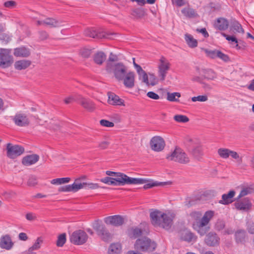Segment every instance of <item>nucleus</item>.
Listing matches in <instances>:
<instances>
[{
  "instance_id": "obj_52",
  "label": "nucleus",
  "mask_w": 254,
  "mask_h": 254,
  "mask_svg": "<svg viewBox=\"0 0 254 254\" xmlns=\"http://www.w3.org/2000/svg\"><path fill=\"white\" fill-rule=\"evenodd\" d=\"M208 100V97L206 95H199L196 97H193L191 98V100L193 102L200 101L205 102Z\"/></svg>"
},
{
  "instance_id": "obj_10",
  "label": "nucleus",
  "mask_w": 254,
  "mask_h": 254,
  "mask_svg": "<svg viewBox=\"0 0 254 254\" xmlns=\"http://www.w3.org/2000/svg\"><path fill=\"white\" fill-rule=\"evenodd\" d=\"M88 236L83 230H79L74 231L70 236V242L77 245H81L84 244L87 240Z\"/></svg>"
},
{
  "instance_id": "obj_20",
  "label": "nucleus",
  "mask_w": 254,
  "mask_h": 254,
  "mask_svg": "<svg viewBox=\"0 0 254 254\" xmlns=\"http://www.w3.org/2000/svg\"><path fill=\"white\" fill-rule=\"evenodd\" d=\"M135 74L129 71L121 80L123 81L124 85L128 88H131L134 86Z\"/></svg>"
},
{
  "instance_id": "obj_2",
  "label": "nucleus",
  "mask_w": 254,
  "mask_h": 254,
  "mask_svg": "<svg viewBox=\"0 0 254 254\" xmlns=\"http://www.w3.org/2000/svg\"><path fill=\"white\" fill-rule=\"evenodd\" d=\"M152 224L155 226H159L166 230H169L175 217L174 213L168 211L166 213L159 210H155L150 214Z\"/></svg>"
},
{
  "instance_id": "obj_22",
  "label": "nucleus",
  "mask_w": 254,
  "mask_h": 254,
  "mask_svg": "<svg viewBox=\"0 0 254 254\" xmlns=\"http://www.w3.org/2000/svg\"><path fill=\"white\" fill-rule=\"evenodd\" d=\"M219 240L220 239L216 233L210 232L206 236L205 242L209 246H215L219 244Z\"/></svg>"
},
{
  "instance_id": "obj_36",
  "label": "nucleus",
  "mask_w": 254,
  "mask_h": 254,
  "mask_svg": "<svg viewBox=\"0 0 254 254\" xmlns=\"http://www.w3.org/2000/svg\"><path fill=\"white\" fill-rule=\"evenodd\" d=\"M201 72V75L205 79L214 80L216 78V73L211 69H203Z\"/></svg>"
},
{
  "instance_id": "obj_35",
  "label": "nucleus",
  "mask_w": 254,
  "mask_h": 254,
  "mask_svg": "<svg viewBox=\"0 0 254 254\" xmlns=\"http://www.w3.org/2000/svg\"><path fill=\"white\" fill-rule=\"evenodd\" d=\"M128 236L133 239H135L142 234V230L138 227H132L128 230Z\"/></svg>"
},
{
  "instance_id": "obj_12",
  "label": "nucleus",
  "mask_w": 254,
  "mask_h": 254,
  "mask_svg": "<svg viewBox=\"0 0 254 254\" xmlns=\"http://www.w3.org/2000/svg\"><path fill=\"white\" fill-rule=\"evenodd\" d=\"M7 156L11 159H14L21 155L24 151L23 147L19 145H12L8 143L6 147Z\"/></svg>"
},
{
  "instance_id": "obj_8",
  "label": "nucleus",
  "mask_w": 254,
  "mask_h": 254,
  "mask_svg": "<svg viewBox=\"0 0 254 254\" xmlns=\"http://www.w3.org/2000/svg\"><path fill=\"white\" fill-rule=\"evenodd\" d=\"M93 227L103 241L108 242L111 240L112 235L105 225L100 223L99 221H96L93 223Z\"/></svg>"
},
{
  "instance_id": "obj_25",
  "label": "nucleus",
  "mask_w": 254,
  "mask_h": 254,
  "mask_svg": "<svg viewBox=\"0 0 254 254\" xmlns=\"http://www.w3.org/2000/svg\"><path fill=\"white\" fill-rule=\"evenodd\" d=\"M235 239L237 244H245L247 239L246 231L243 229L237 230L235 233Z\"/></svg>"
},
{
  "instance_id": "obj_43",
  "label": "nucleus",
  "mask_w": 254,
  "mask_h": 254,
  "mask_svg": "<svg viewBox=\"0 0 254 254\" xmlns=\"http://www.w3.org/2000/svg\"><path fill=\"white\" fill-rule=\"evenodd\" d=\"M70 180V179L69 178H57L52 180L51 184L53 185H61L68 183Z\"/></svg>"
},
{
  "instance_id": "obj_38",
  "label": "nucleus",
  "mask_w": 254,
  "mask_h": 254,
  "mask_svg": "<svg viewBox=\"0 0 254 254\" xmlns=\"http://www.w3.org/2000/svg\"><path fill=\"white\" fill-rule=\"evenodd\" d=\"M232 151L227 148H221L218 150V154L221 158L226 159L230 156Z\"/></svg>"
},
{
  "instance_id": "obj_47",
  "label": "nucleus",
  "mask_w": 254,
  "mask_h": 254,
  "mask_svg": "<svg viewBox=\"0 0 254 254\" xmlns=\"http://www.w3.org/2000/svg\"><path fill=\"white\" fill-rule=\"evenodd\" d=\"M43 242V239L42 237H38L34 244L31 247L32 249L37 251L39 250L41 248V245Z\"/></svg>"
},
{
  "instance_id": "obj_30",
  "label": "nucleus",
  "mask_w": 254,
  "mask_h": 254,
  "mask_svg": "<svg viewBox=\"0 0 254 254\" xmlns=\"http://www.w3.org/2000/svg\"><path fill=\"white\" fill-rule=\"evenodd\" d=\"M31 64V62L29 60H22L16 61L14 65L16 69L20 70L27 68Z\"/></svg>"
},
{
  "instance_id": "obj_55",
  "label": "nucleus",
  "mask_w": 254,
  "mask_h": 254,
  "mask_svg": "<svg viewBox=\"0 0 254 254\" xmlns=\"http://www.w3.org/2000/svg\"><path fill=\"white\" fill-rule=\"evenodd\" d=\"M100 124L102 126L112 127L114 126V124L113 122H110L106 120H101L100 121Z\"/></svg>"
},
{
  "instance_id": "obj_26",
  "label": "nucleus",
  "mask_w": 254,
  "mask_h": 254,
  "mask_svg": "<svg viewBox=\"0 0 254 254\" xmlns=\"http://www.w3.org/2000/svg\"><path fill=\"white\" fill-rule=\"evenodd\" d=\"M214 26L218 30L224 31L228 28L229 22L224 18H218L215 21Z\"/></svg>"
},
{
  "instance_id": "obj_28",
  "label": "nucleus",
  "mask_w": 254,
  "mask_h": 254,
  "mask_svg": "<svg viewBox=\"0 0 254 254\" xmlns=\"http://www.w3.org/2000/svg\"><path fill=\"white\" fill-rule=\"evenodd\" d=\"M13 54L17 57L26 58L30 56V51L28 48L20 47L14 49Z\"/></svg>"
},
{
  "instance_id": "obj_27",
  "label": "nucleus",
  "mask_w": 254,
  "mask_h": 254,
  "mask_svg": "<svg viewBox=\"0 0 254 254\" xmlns=\"http://www.w3.org/2000/svg\"><path fill=\"white\" fill-rule=\"evenodd\" d=\"M39 159V156L37 154L29 155L23 158L22 163L25 166H30L35 164Z\"/></svg>"
},
{
  "instance_id": "obj_57",
  "label": "nucleus",
  "mask_w": 254,
  "mask_h": 254,
  "mask_svg": "<svg viewBox=\"0 0 254 254\" xmlns=\"http://www.w3.org/2000/svg\"><path fill=\"white\" fill-rule=\"evenodd\" d=\"M194 238V235L191 232H186L185 233L184 236H183V239L188 242L191 241Z\"/></svg>"
},
{
  "instance_id": "obj_41",
  "label": "nucleus",
  "mask_w": 254,
  "mask_h": 254,
  "mask_svg": "<svg viewBox=\"0 0 254 254\" xmlns=\"http://www.w3.org/2000/svg\"><path fill=\"white\" fill-rule=\"evenodd\" d=\"M5 30V24L4 23H0V39L1 40H8L9 39L8 36L3 33Z\"/></svg>"
},
{
  "instance_id": "obj_29",
  "label": "nucleus",
  "mask_w": 254,
  "mask_h": 254,
  "mask_svg": "<svg viewBox=\"0 0 254 254\" xmlns=\"http://www.w3.org/2000/svg\"><path fill=\"white\" fill-rule=\"evenodd\" d=\"M44 25L49 26L51 28L58 27L61 25L62 22L56 19L48 17L44 20Z\"/></svg>"
},
{
  "instance_id": "obj_61",
  "label": "nucleus",
  "mask_w": 254,
  "mask_h": 254,
  "mask_svg": "<svg viewBox=\"0 0 254 254\" xmlns=\"http://www.w3.org/2000/svg\"><path fill=\"white\" fill-rule=\"evenodd\" d=\"M222 35L223 36H224V37L226 38V39L228 40V41H231L232 42H235L236 43H237V45H236V47H238V45L237 44L238 43V41H237V39H236V38L234 36H229L228 35H227L226 34L224 33H221Z\"/></svg>"
},
{
  "instance_id": "obj_3",
  "label": "nucleus",
  "mask_w": 254,
  "mask_h": 254,
  "mask_svg": "<svg viewBox=\"0 0 254 254\" xmlns=\"http://www.w3.org/2000/svg\"><path fill=\"white\" fill-rule=\"evenodd\" d=\"M127 67L122 63L115 64L109 62L107 63L106 70L109 72H113L115 78L119 81L123 79L127 73Z\"/></svg>"
},
{
  "instance_id": "obj_32",
  "label": "nucleus",
  "mask_w": 254,
  "mask_h": 254,
  "mask_svg": "<svg viewBox=\"0 0 254 254\" xmlns=\"http://www.w3.org/2000/svg\"><path fill=\"white\" fill-rule=\"evenodd\" d=\"M106 59V56L103 52H97L93 56V61L97 64L101 65Z\"/></svg>"
},
{
  "instance_id": "obj_58",
  "label": "nucleus",
  "mask_w": 254,
  "mask_h": 254,
  "mask_svg": "<svg viewBox=\"0 0 254 254\" xmlns=\"http://www.w3.org/2000/svg\"><path fill=\"white\" fill-rule=\"evenodd\" d=\"M157 83V80L155 77L154 75L151 74L149 78V83L148 84H146L147 85L149 86H154Z\"/></svg>"
},
{
  "instance_id": "obj_51",
  "label": "nucleus",
  "mask_w": 254,
  "mask_h": 254,
  "mask_svg": "<svg viewBox=\"0 0 254 254\" xmlns=\"http://www.w3.org/2000/svg\"><path fill=\"white\" fill-rule=\"evenodd\" d=\"M138 76L139 79L141 80L142 82L145 84H148L149 83V78L147 73L145 72V71H143L142 73L139 74Z\"/></svg>"
},
{
  "instance_id": "obj_45",
  "label": "nucleus",
  "mask_w": 254,
  "mask_h": 254,
  "mask_svg": "<svg viewBox=\"0 0 254 254\" xmlns=\"http://www.w3.org/2000/svg\"><path fill=\"white\" fill-rule=\"evenodd\" d=\"M166 184V183L165 182H152L144 185L143 186V189L146 190L152 188L154 187L163 186Z\"/></svg>"
},
{
  "instance_id": "obj_62",
  "label": "nucleus",
  "mask_w": 254,
  "mask_h": 254,
  "mask_svg": "<svg viewBox=\"0 0 254 254\" xmlns=\"http://www.w3.org/2000/svg\"><path fill=\"white\" fill-rule=\"evenodd\" d=\"M247 230L251 234H254V223L248 222L247 225Z\"/></svg>"
},
{
  "instance_id": "obj_59",
  "label": "nucleus",
  "mask_w": 254,
  "mask_h": 254,
  "mask_svg": "<svg viewBox=\"0 0 254 254\" xmlns=\"http://www.w3.org/2000/svg\"><path fill=\"white\" fill-rule=\"evenodd\" d=\"M234 29L239 33H244V30L243 29L242 25L238 22L234 23L233 25Z\"/></svg>"
},
{
  "instance_id": "obj_23",
  "label": "nucleus",
  "mask_w": 254,
  "mask_h": 254,
  "mask_svg": "<svg viewBox=\"0 0 254 254\" xmlns=\"http://www.w3.org/2000/svg\"><path fill=\"white\" fill-rule=\"evenodd\" d=\"M79 104L87 111L92 112L95 110V105L90 100L81 96H79Z\"/></svg>"
},
{
  "instance_id": "obj_50",
  "label": "nucleus",
  "mask_w": 254,
  "mask_h": 254,
  "mask_svg": "<svg viewBox=\"0 0 254 254\" xmlns=\"http://www.w3.org/2000/svg\"><path fill=\"white\" fill-rule=\"evenodd\" d=\"M80 55L84 58H88L91 54V50L86 48H82L80 50Z\"/></svg>"
},
{
  "instance_id": "obj_1",
  "label": "nucleus",
  "mask_w": 254,
  "mask_h": 254,
  "mask_svg": "<svg viewBox=\"0 0 254 254\" xmlns=\"http://www.w3.org/2000/svg\"><path fill=\"white\" fill-rule=\"evenodd\" d=\"M214 215V212L208 210L203 215L200 211H192L190 214L192 227L200 236H204L210 229L208 226Z\"/></svg>"
},
{
  "instance_id": "obj_15",
  "label": "nucleus",
  "mask_w": 254,
  "mask_h": 254,
  "mask_svg": "<svg viewBox=\"0 0 254 254\" xmlns=\"http://www.w3.org/2000/svg\"><path fill=\"white\" fill-rule=\"evenodd\" d=\"M150 144L151 149L155 151H160L162 150L165 145L163 138L159 136H156L152 137L150 140Z\"/></svg>"
},
{
  "instance_id": "obj_11",
  "label": "nucleus",
  "mask_w": 254,
  "mask_h": 254,
  "mask_svg": "<svg viewBox=\"0 0 254 254\" xmlns=\"http://www.w3.org/2000/svg\"><path fill=\"white\" fill-rule=\"evenodd\" d=\"M170 67V63L164 57H161L158 64V76L161 80H164Z\"/></svg>"
},
{
  "instance_id": "obj_48",
  "label": "nucleus",
  "mask_w": 254,
  "mask_h": 254,
  "mask_svg": "<svg viewBox=\"0 0 254 254\" xmlns=\"http://www.w3.org/2000/svg\"><path fill=\"white\" fill-rule=\"evenodd\" d=\"M203 50L207 57L211 59H215L217 57L218 50H210L206 49H205Z\"/></svg>"
},
{
  "instance_id": "obj_37",
  "label": "nucleus",
  "mask_w": 254,
  "mask_h": 254,
  "mask_svg": "<svg viewBox=\"0 0 254 254\" xmlns=\"http://www.w3.org/2000/svg\"><path fill=\"white\" fill-rule=\"evenodd\" d=\"M182 13L186 17L193 18L197 16V13L194 9L189 7H185L182 10Z\"/></svg>"
},
{
  "instance_id": "obj_21",
  "label": "nucleus",
  "mask_w": 254,
  "mask_h": 254,
  "mask_svg": "<svg viewBox=\"0 0 254 254\" xmlns=\"http://www.w3.org/2000/svg\"><path fill=\"white\" fill-rule=\"evenodd\" d=\"M14 245L10 237L6 235L0 238V247L6 250H10Z\"/></svg>"
},
{
  "instance_id": "obj_49",
  "label": "nucleus",
  "mask_w": 254,
  "mask_h": 254,
  "mask_svg": "<svg viewBox=\"0 0 254 254\" xmlns=\"http://www.w3.org/2000/svg\"><path fill=\"white\" fill-rule=\"evenodd\" d=\"M253 192V189L252 188L248 187L242 189L241 191L239 196L238 198H240L243 196H244L248 194L251 193Z\"/></svg>"
},
{
  "instance_id": "obj_31",
  "label": "nucleus",
  "mask_w": 254,
  "mask_h": 254,
  "mask_svg": "<svg viewBox=\"0 0 254 254\" xmlns=\"http://www.w3.org/2000/svg\"><path fill=\"white\" fill-rule=\"evenodd\" d=\"M235 192L234 190L230 191L227 194H224L222 196V200H219V202L223 204H228L232 202V198L235 195Z\"/></svg>"
},
{
  "instance_id": "obj_40",
  "label": "nucleus",
  "mask_w": 254,
  "mask_h": 254,
  "mask_svg": "<svg viewBox=\"0 0 254 254\" xmlns=\"http://www.w3.org/2000/svg\"><path fill=\"white\" fill-rule=\"evenodd\" d=\"M230 157L235 160L236 162L238 165H241L243 163V157L237 152L232 150L230 154Z\"/></svg>"
},
{
  "instance_id": "obj_17",
  "label": "nucleus",
  "mask_w": 254,
  "mask_h": 254,
  "mask_svg": "<svg viewBox=\"0 0 254 254\" xmlns=\"http://www.w3.org/2000/svg\"><path fill=\"white\" fill-rule=\"evenodd\" d=\"M104 222L108 225L120 226L124 223L125 220L122 216L116 215L105 217L104 218Z\"/></svg>"
},
{
  "instance_id": "obj_18",
  "label": "nucleus",
  "mask_w": 254,
  "mask_h": 254,
  "mask_svg": "<svg viewBox=\"0 0 254 254\" xmlns=\"http://www.w3.org/2000/svg\"><path fill=\"white\" fill-rule=\"evenodd\" d=\"M236 208L240 210L247 211L251 209L252 204L248 198H245L235 203Z\"/></svg>"
},
{
  "instance_id": "obj_4",
  "label": "nucleus",
  "mask_w": 254,
  "mask_h": 254,
  "mask_svg": "<svg viewBox=\"0 0 254 254\" xmlns=\"http://www.w3.org/2000/svg\"><path fill=\"white\" fill-rule=\"evenodd\" d=\"M106 174L108 176H115V178H114L116 179L117 180L121 181L124 180H125V182L133 185L143 184L148 182V180L146 179L131 178L127 176V175L120 172L107 171Z\"/></svg>"
},
{
  "instance_id": "obj_64",
  "label": "nucleus",
  "mask_w": 254,
  "mask_h": 254,
  "mask_svg": "<svg viewBox=\"0 0 254 254\" xmlns=\"http://www.w3.org/2000/svg\"><path fill=\"white\" fill-rule=\"evenodd\" d=\"M110 144V142L108 141H103L99 143V147L101 149H105L108 148Z\"/></svg>"
},
{
  "instance_id": "obj_14",
  "label": "nucleus",
  "mask_w": 254,
  "mask_h": 254,
  "mask_svg": "<svg viewBox=\"0 0 254 254\" xmlns=\"http://www.w3.org/2000/svg\"><path fill=\"white\" fill-rule=\"evenodd\" d=\"M80 179H76L73 184L72 185H68L60 187L59 189V191L64 192H76L78 190L83 188L84 184L80 183Z\"/></svg>"
},
{
  "instance_id": "obj_7",
  "label": "nucleus",
  "mask_w": 254,
  "mask_h": 254,
  "mask_svg": "<svg viewBox=\"0 0 254 254\" xmlns=\"http://www.w3.org/2000/svg\"><path fill=\"white\" fill-rule=\"evenodd\" d=\"M13 58L11 50L8 49L0 48V67L5 68L11 65Z\"/></svg>"
},
{
  "instance_id": "obj_33",
  "label": "nucleus",
  "mask_w": 254,
  "mask_h": 254,
  "mask_svg": "<svg viewBox=\"0 0 254 254\" xmlns=\"http://www.w3.org/2000/svg\"><path fill=\"white\" fill-rule=\"evenodd\" d=\"M122 251V246L120 243L111 244L109 248V254H120Z\"/></svg>"
},
{
  "instance_id": "obj_42",
  "label": "nucleus",
  "mask_w": 254,
  "mask_h": 254,
  "mask_svg": "<svg viewBox=\"0 0 254 254\" xmlns=\"http://www.w3.org/2000/svg\"><path fill=\"white\" fill-rule=\"evenodd\" d=\"M174 119L178 123H186L189 121V118L183 115H176L174 116Z\"/></svg>"
},
{
  "instance_id": "obj_44",
  "label": "nucleus",
  "mask_w": 254,
  "mask_h": 254,
  "mask_svg": "<svg viewBox=\"0 0 254 254\" xmlns=\"http://www.w3.org/2000/svg\"><path fill=\"white\" fill-rule=\"evenodd\" d=\"M179 98L181 97V94L179 92H174V93H167V99L171 102L178 101V99L176 98V97Z\"/></svg>"
},
{
  "instance_id": "obj_46",
  "label": "nucleus",
  "mask_w": 254,
  "mask_h": 254,
  "mask_svg": "<svg viewBox=\"0 0 254 254\" xmlns=\"http://www.w3.org/2000/svg\"><path fill=\"white\" fill-rule=\"evenodd\" d=\"M66 242V234L63 233L60 235L57 241V246L58 247H63Z\"/></svg>"
},
{
  "instance_id": "obj_24",
  "label": "nucleus",
  "mask_w": 254,
  "mask_h": 254,
  "mask_svg": "<svg viewBox=\"0 0 254 254\" xmlns=\"http://www.w3.org/2000/svg\"><path fill=\"white\" fill-rule=\"evenodd\" d=\"M108 95V102L109 104L113 105L125 106L124 104V100L114 93L109 92Z\"/></svg>"
},
{
  "instance_id": "obj_6",
  "label": "nucleus",
  "mask_w": 254,
  "mask_h": 254,
  "mask_svg": "<svg viewBox=\"0 0 254 254\" xmlns=\"http://www.w3.org/2000/svg\"><path fill=\"white\" fill-rule=\"evenodd\" d=\"M169 161H174L180 164H186L190 162V160L188 155L182 149L176 148L173 151L166 156Z\"/></svg>"
},
{
  "instance_id": "obj_16",
  "label": "nucleus",
  "mask_w": 254,
  "mask_h": 254,
  "mask_svg": "<svg viewBox=\"0 0 254 254\" xmlns=\"http://www.w3.org/2000/svg\"><path fill=\"white\" fill-rule=\"evenodd\" d=\"M14 124L19 127H25L29 124V120L26 115L23 113H17L12 117Z\"/></svg>"
},
{
  "instance_id": "obj_34",
  "label": "nucleus",
  "mask_w": 254,
  "mask_h": 254,
  "mask_svg": "<svg viewBox=\"0 0 254 254\" xmlns=\"http://www.w3.org/2000/svg\"><path fill=\"white\" fill-rule=\"evenodd\" d=\"M185 39L189 47L194 48L197 46V41L190 34H186Z\"/></svg>"
},
{
  "instance_id": "obj_54",
  "label": "nucleus",
  "mask_w": 254,
  "mask_h": 254,
  "mask_svg": "<svg viewBox=\"0 0 254 254\" xmlns=\"http://www.w3.org/2000/svg\"><path fill=\"white\" fill-rule=\"evenodd\" d=\"M225 227V222L222 220H218L215 225V228L217 231H221Z\"/></svg>"
},
{
  "instance_id": "obj_63",
  "label": "nucleus",
  "mask_w": 254,
  "mask_h": 254,
  "mask_svg": "<svg viewBox=\"0 0 254 254\" xmlns=\"http://www.w3.org/2000/svg\"><path fill=\"white\" fill-rule=\"evenodd\" d=\"M16 4L15 1L13 0H9L5 2L4 3V5L6 7L12 8L16 5Z\"/></svg>"
},
{
  "instance_id": "obj_9",
  "label": "nucleus",
  "mask_w": 254,
  "mask_h": 254,
  "mask_svg": "<svg viewBox=\"0 0 254 254\" xmlns=\"http://www.w3.org/2000/svg\"><path fill=\"white\" fill-rule=\"evenodd\" d=\"M84 35L86 36L93 38L101 39L105 38L112 39L113 38L112 36L115 35V34L104 31H97L95 29L91 28H87L84 31Z\"/></svg>"
},
{
  "instance_id": "obj_13",
  "label": "nucleus",
  "mask_w": 254,
  "mask_h": 254,
  "mask_svg": "<svg viewBox=\"0 0 254 254\" xmlns=\"http://www.w3.org/2000/svg\"><path fill=\"white\" fill-rule=\"evenodd\" d=\"M189 141L192 142L190 153L195 159L199 161L203 155L201 145L192 139H190Z\"/></svg>"
},
{
  "instance_id": "obj_53",
  "label": "nucleus",
  "mask_w": 254,
  "mask_h": 254,
  "mask_svg": "<svg viewBox=\"0 0 254 254\" xmlns=\"http://www.w3.org/2000/svg\"><path fill=\"white\" fill-rule=\"evenodd\" d=\"M27 184L30 187H33L37 184V180L35 176H32L28 179Z\"/></svg>"
},
{
  "instance_id": "obj_60",
  "label": "nucleus",
  "mask_w": 254,
  "mask_h": 254,
  "mask_svg": "<svg viewBox=\"0 0 254 254\" xmlns=\"http://www.w3.org/2000/svg\"><path fill=\"white\" fill-rule=\"evenodd\" d=\"M82 184H84L83 188H88L91 189H97L99 188V187L98 184L86 183H83Z\"/></svg>"
},
{
  "instance_id": "obj_5",
  "label": "nucleus",
  "mask_w": 254,
  "mask_h": 254,
  "mask_svg": "<svg viewBox=\"0 0 254 254\" xmlns=\"http://www.w3.org/2000/svg\"><path fill=\"white\" fill-rule=\"evenodd\" d=\"M156 247V244L146 237L138 239L134 244V248L142 252H152Z\"/></svg>"
},
{
  "instance_id": "obj_56",
  "label": "nucleus",
  "mask_w": 254,
  "mask_h": 254,
  "mask_svg": "<svg viewBox=\"0 0 254 254\" xmlns=\"http://www.w3.org/2000/svg\"><path fill=\"white\" fill-rule=\"evenodd\" d=\"M223 60L224 62H227L230 60L228 55L222 53L221 51H218L217 53V57Z\"/></svg>"
},
{
  "instance_id": "obj_39",
  "label": "nucleus",
  "mask_w": 254,
  "mask_h": 254,
  "mask_svg": "<svg viewBox=\"0 0 254 254\" xmlns=\"http://www.w3.org/2000/svg\"><path fill=\"white\" fill-rule=\"evenodd\" d=\"M230 157L235 160L236 162L238 165H241L243 163V157L237 152L232 150L230 154Z\"/></svg>"
},
{
  "instance_id": "obj_19",
  "label": "nucleus",
  "mask_w": 254,
  "mask_h": 254,
  "mask_svg": "<svg viewBox=\"0 0 254 254\" xmlns=\"http://www.w3.org/2000/svg\"><path fill=\"white\" fill-rule=\"evenodd\" d=\"M101 181L105 184L109 185H113L114 186H124L125 185H132L131 184L125 182V180H124L121 181L109 177H106L102 179Z\"/></svg>"
}]
</instances>
